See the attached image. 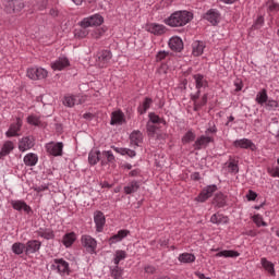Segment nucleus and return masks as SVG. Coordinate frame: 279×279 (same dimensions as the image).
<instances>
[{
  "instance_id": "f257e3e1",
  "label": "nucleus",
  "mask_w": 279,
  "mask_h": 279,
  "mask_svg": "<svg viewBox=\"0 0 279 279\" xmlns=\"http://www.w3.org/2000/svg\"><path fill=\"white\" fill-rule=\"evenodd\" d=\"M193 21V12L191 11H175L168 19L163 21L169 27H184L187 23Z\"/></svg>"
},
{
  "instance_id": "f03ea898",
  "label": "nucleus",
  "mask_w": 279,
  "mask_h": 279,
  "mask_svg": "<svg viewBox=\"0 0 279 279\" xmlns=\"http://www.w3.org/2000/svg\"><path fill=\"white\" fill-rule=\"evenodd\" d=\"M102 24H104V16H101L100 14H95L87 19H84L81 22V27H93V26L97 27Z\"/></svg>"
},
{
  "instance_id": "7ed1b4c3",
  "label": "nucleus",
  "mask_w": 279,
  "mask_h": 279,
  "mask_svg": "<svg viewBox=\"0 0 279 279\" xmlns=\"http://www.w3.org/2000/svg\"><path fill=\"white\" fill-rule=\"evenodd\" d=\"M25 8L23 0H11L4 3V10L8 14H13L14 12H21Z\"/></svg>"
},
{
  "instance_id": "20e7f679",
  "label": "nucleus",
  "mask_w": 279,
  "mask_h": 279,
  "mask_svg": "<svg viewBox=\"0 0 279 279\" xmlns=\"http://www.w3.org/2000/svg\"><path fill=\"white\" fill-rule=\"evenodd\" d=\"M27 77L29 80H45L47 77L48 72L43 68H29L26 72Z\"/></svg>"
},
{
  "instance_id": "39448f33",
  "label": "nucleus",
  "mask_w": 279,
  "mask_h": 279,
  "mask_svg": "<svg viewBox=\"0 0 279 279\" xmlns=\"http://www.w3.org/2000/svg\"><path fill=\"white\" fill-rule=\"evenodd\" d=\"M217 191V186L215 184L207 185L196 197V202H206L209 197H213V193Z\"/></svg>"
},
{
  "instance_id": "423d86ee",
  "label": "nucleus",
  "mask_w": 279,
  "mask_h": 279,
  "mask_svg": "<svg viewBox=\"0 0 279 279\" xmlns=\"http://www.w3.org/2000/svg\"><path fill=\"white\" fill-rule=\"evenodd\" d=\"M81 242L83 247H85L90 254L97 250V241L90 235H83Z\"/></svg>"
},
{
  "instance_id": "0eeeda50",
  "label": "nucleus",
  "mask_w": 279,
  "mask_h": 279,
  "mask_svg": "<svg viewBox=\"0 0 279 279\" xmlns=\"http://www.w3.org/2000/svg\"><path fill=\"white\" fill-rule=\"evenodd\" d=\"M46 149L51 156H62V149H64V144H62V142H58L57 144L49 143L46 145Z\"/></svg>"
},
{
  "instance_id": "6e6552de",
  "label": "nucleus",
  "mask_w": 279,
  "mask_h": 279,
  "mask_svg": "<svg viewBox=\"0 0 279 279\" xmlns=\"http://www.w3.org/2000/svg\"><path fill=\"white\" fill-rule=\"evenodd\" d=\"M204 19L211 23V25H219L221 14L217 10L210 9L205 13Z\"/></svg>"
},
{
  "instance_id": "1a4fd4ad",
  "label": "nucleus",
  "mask_w": 279,
  "mask_h": 279,
  "mask_svg": "<svg viewBox=\"0 0 279 279\" xmlns=\"http://www.w3.org/2000/svg\"><path fill=\"white\" fill-rule=\"evenodd\" d=\"M110 60H112V52L109 50H102L98 52V66H100V69L106 68Z\"/></svg>"
},
{
  "instance_id": "9d476101",
  "label": "nucleus",
  "mask_w": 279,
  "mask_h": 279,
  "mask_svg": "<svg viewBox=\"0 0 279 279\" xmlns=\"http://www.w3.org/2000/svg\"><path fill=\"white\" fill-rule=\"evenodd\" d=\"M23 126V121L21 118L16 119V123L10 125V129L7 131L5 136L8 138H12V136H19V132H21V128Z\"/></svg>"
},
{
  "instance_id": "9b49d317",
  "label": "nucleus",
  "mask_w": 279,
  "mask_h": 279,
  "mask_svg": "<svg viewBox=\"0 0 279 279\" xmlns=\"http://www.w3.org/2000/svg\"><path fill=\"white\" fill-rule=\"evenodd\" d=\"M25 254L26 256H29V254H36L38 250H40V246L43 243L38 240H29L26 244Z\"/></svg>"
},
{
  "instance_id": "f8f14e48",
  "label": "nucleus",
  "mask_w": 279,
  "mask_h": 279,
  "mask_svg": "<svg viewBox=\"0 0 279 279\" xmlns=\"http://www.w3.org/2000/svg\"><path fill=\"white\" fill-rule=\"evenodd\" d=\"M94 221L96 223V232H104V226H106V216L101 211H96L94 215Z\"/></svg>"
},
{
  "instance_id": "ddd939ff",
  "label": "nucleus",
  "mask_w": 279,
  "mask_h": 279,
  "mask_svg": "<svg viewBox=\"0 0 279 279\" xmlns=\"http://www.w3.org/2000/svg\"><path fill=\"white\" fill-rule=\"evenodd\" d=\"M234 145L241 149H251V151H256V145L247 138L236 140Z\"/></svg>"
},
{
  "instance_id": "4468645a",
  "label": "nucleus",
  "mask_w": 279,
  "mask_h": 279,
  "mask_svg": "<svg viewBox=\"0 0 279 279\" xmlns=\"http://www.w3.org/2000/svg\"><path fill=\"white\" fill-rule=\"evenodd\" d=\"M34 137L33 136H26L22 138L19 143V149L20 151H27V149H32L34 147Z\"/></svg>"
},
{
  "instance_id": "2eb2a0df",
  "label": "nucleus",
  "mask_w": 279,
  "mask_h": 279,
  "mask_svg": "<svg viewBox=\"0 0 279 279\" xmlns=\"http://www.w3.org/2000/svg\"><path fill=\"white\" fill-rule=\"evenodd\" d=\"M169 47L172 51L180 52L182 49H184V43L182 41V38L180 37H172L169 40Z\"/></svg>"
},
{
  "instance_id": "dca6fc26",
  "label": "nucleus",
  "mask_w": 279,
  "mask_h": 279,
  "mask_svg": "<svg viewBox=\"0 0 279 279\" xmlns=\"http://www.w3.org/2000/svg\"><path fill=\"white\" fill-rule=\"evenodd\" d=\"M147 31L150 32V34H154L155 36H162V34L167 32V27H165V25L161 24L153 23L147 26Z\"/></svg>"
},
{
  "instance_id": "f3484780",
  "label": "nucleus",
  "mask_w": 279,
  "mask_h": 279,
  "mask_svg": "<svg viewBox=\"0 0 279 279\" xmlns=\"http://www.w3.org/2000/svg\"><path fill=\"white\" fill-rule=\"evenodd\" d=\"M80 104H83L80 96H65L63 99V106H68V108H73V106Z\"/></svg>"
},
{
  "instance_id": "a211bd4d",
  "label": "nucleus",
  "mask_w": 279,
  "mask_h": 279,
  "mask_svg": "<svg viewBox=\"0 0 279 279\" xmlns=\"http://www.w3.org/2000/svg\"><path fill=\"white\" fill-rule=\"evenodd\" d=\"M14 149V143L12 141H7L1 150H0V160L5 158V156L10 155V151Z\"/></svg>"
},
{
  "instance_id": "6ab92c4d",
  "label": "nucleus",
  "mask_w": 279,
  "mask_h": 279,
  "mask_svg": "<svg viewBox=\"0 0 279 279\" xmlns=\"http://www.w3.org/2000/svg\"><path fill=\"white\" fill-rule=\"evenodd\" d=\"M12 207L14 208V210H24V213H27L29 215V213H32V207H29V205H27V203L23 202V201H15L12 203Z\"/></svg>"
},
{
  "instance_id": "aec40b11",
  "label": "nucleus",
  "mask_w": 279,
  "mask_h": 279,
  "mask_svg": "<svg viewBox=\"0 0 279 279\" xmlns=\"http://www.w3.org/2000/svg\"><path fill=\"white\" fill-rule=\"evenodd\" d=\"M53 71H62V69H66L69 66V59L68 58H59V60L52 63Z\"/></svg>"
},
{
  "instance_id": "412c9836",
  "label": "nucleus",
  "mask_w": 279,
  "mask_h": 279,
  "mask_svg": "<svg viewBox=\"0 0 279 279\" xmlns=\"http://www.w3.org/2000/svg\"><path fill=\"white\" fill-rule=\"evenodd\" d=\"M192 47H193V50H192L193 56L199 57L202 56V53H204V49H206V44H204V41H194Z\"/></svg>"
},
{
  "instance_id": "4be33fe9",
  "label": "nucleus",
  "mask_w": 279,
  "mask_h": 279,
  "mask_svg": "<svg viewBox=\"0 0 279 279\" xmlns=\"http://www.w3.org/2000/svg\"><path fill=\"white\" fill-rule=\"evenodd\" d=\"M213 204L214 206H217V208H223V206H226V195L221 192L216 193Z\"/></svg>"
},
{
  "instance_id": "5701e85b",
  "label": "nucleus",
  "mask_w": 279,
  "mask_h": 279,
  "mask_svg": "<svg viewBox=\"0 0 279 279\" xmlns=\"http://www.w3.org/2000/svg\"><path fill=\"white\" fill-rule=\"evenodd\" d=\"M131 145L138 147L140 143H143V133L141 131H133L130 135Z\"/></svg>"
},
{
  "instance_id": "b1692460",
  "label": "nucleus",
  "mask_w": 279,
  "mask_h": 279,
  "mask_svg": "<svg viewBox=\"0 0 279 279\" xmlns=\"http://www.w3.org/2000/svg\"><path fill=\"white\" fill-rule=\"evenodd\" d=\"M125 119L123 118V112L121 111H113L111 114V125H121Z\"/></svg>"
},
{
  "instance_id": "393cba45",
  "label": "nucleus",
  "mask_w": 279,
  "mask_h": 279,
  "mask_svg": "<svg viewBox=\"0 0 279 279\" xmlns=\"http://www.w3.org/2000/svg\"><path fill=\"white\" fill-rule=\"evenodd\" d=\"M210 221L211 223L220 226V223H228V221H230V218H228V216H223L222 214H214L210 218Z\"/></svg>"
},
{
  "instance_id": "a878e982",
  "label": "nucleus",
  "mask_w": 279,
  "mask_h": 279,
  "mask_svg": "<svg viewBox=\"0 0 279 279\" xmlns=\"http://www.w3.org/2000/svg\"><path fill=\"white\" fill-rule=\"evenodd\" d=\"M36 162H38V155L34 153L27 154L24 157V165H26V167H36Z\"/></svg>"
},
{
  "instance_id": "bb28decb",
  "label": "nucleus",
  "mask_w": 279,
  "mask_h": 279,
  "mask_svg": "<svg viewBox=\"0 0 279 279\" xmlns=\"http://www.w3.org/2000/svg\"><path fill=\"white\" fill-rule=\"evenodd\" d=\"M101 151L99 150H92L88 155V162L89 165H97L99 160H101Z\"/></svg>"
},
{
  "instance_id": "cd10ccee",
  "label": "nucleus",
  "mask_w": 279,
  "mask_h": 279,
  "mask_svg": "<svg viewBox=\"0 0 279 279\" xmlns=\"http://www.w3.org/2000/svg\"><path fill=\"white\" fill-rule=\"evenodd\" d=\"M76 239H77V236L75 235V232H70L63 236L62 243H63V245H65V247H71V245H73V243H75Z\"/></svg>"
},
{
  "instance_id": "c85d7f7f",
  "label": "nucleus",
  "mask_w": 279,
  "mask_h": 279,
  "mask_svg": "<svg viewBox=\"0 0 279 279\" xmlns=\"http://www.w3.org/2000/svg\"><path fill=\"white\" fill-rule=\"evenodd\" d=\"M262 266L270 276H276V269L274 268V263L267 260V258L263 257L262 258Z\"/></svg>"
},
{
  "instance_id": "c756f323",
  "label": "nucleus",
  "mask_w": 279,
  "mask_h": 279,
  "mask_svg": "<svg viewBox=\"0 0 279 279\" xmlns=\"http://www.w3.org/2000/svg\"><path fill=\"white\" fill-rule=\"evenodd\" d=\"M151 104H154V100L149 97H146L144 99V102L142 106L138 107L137 111L140 112V114H145V112H147V110H149V108H151Z\"/></svg>"
},
{
  "instance_id": "7c9ffc66",
  "label": "nucleus",
  "mask_w": 279,
  "mask_h": 279,
  "mask_svg": "<svg viewBox=\"0 0 279 279\" xmlns=\"http://www.w3.org/2000/svg\"><path fill=\"white\" fill-rule=\"evenodd\" d=\"M141 189V185L137 181H132L128 186L124 187V193L126 195H132V193H136Z\"/></svg>"
},
{
  "instance_id": "2f4dec72",
  "label": "nucleus",
  "mask_w": 279,
  "mask_h": 279,
  "mask_svg": "<svg viewBox=\"0 0 279 279\" xmlns=\"http://www.w3.org/2000/svg\"><path fill=\"white\" fill-rule=\"evenodd\" d=\"M54 263L60 274H66V271H69V263H66L64 259H56Z\"/></svg>"
},
{
  "instance_id": "473e14b6",
  "label": "nucleus",
  "mask_w": 279,
  "mask_h": 279,
  "mask_svg": "<svg viewBox=\"0 0 279 279\" xmlns=\"http://www.w3.org/2000/svg\"><path fill=\"white\" fill-rule=\"evenodd\" d=\"M210 141H211L210 137L203 135L195 141L194 147H195V149H202V147H204V145H208V143H210Z\"/></svg>"
},
{
  "instance_id": "72a5a7b5",
  "label": "nucleus",
  "mask_w": 279,
  "mask_h": 279,
  "mask_svg": "<svg viewBox=\"0 0 279 279\" xmlns=\"http://www.w3.org/2000/svg\"><path fill=\"white\" fill-rule=\"evenodd\" d=\"M158 130H159L158 125L151 124V122H147L146 131H147V134L150 138L156 137V134L158 133Z\"/></svg>"
},
{
  "instance_id": "f704fd0d",
  "label": "nucleus",
  "mask_w": 279,
  "mask_h": 279,
  "mask_svg": "<svg viewBox=\"0 0 279 279\" xmlns=\"http://www.w3.org/2000/svg\"><path fill=\"white\" fill-rule=\"evenodd\" d=\"M217 257L223 256L225 258H236V256H241V254L236 251H221L216 254Z\"/></svg>"
},
{
  "instance_id": "c9c22d12",
  "label": "nucleus",
  "mask_w": 279,
  "mask_h": 279,
  "mask_svg": "<svg viewBox=\"0 0 279 279\" xmlns=\"http://www.w3.org/2000/svg\"><path fill=\"white\" fill-rule=\"evenodd\" d=\"M196 88L199 90V88H204V86H208V82L204 81V75L202 74H195L194 76Z\"/></svg>"
},
{
  "instance_id": "e433bc0d",
  "label": "nucleus",
  "mask_w": 279,
  "mask_h": 279,
  "mask_svg": "<svg viewBox=\"0 0 279 279\" xmlns=\"http://www.w3.org/2000/svg\"><path fill=\"white\" fill-rule=\"evenodd\" d=\"M25 250H26V245L21 242H16L12 245V252H13V254H16L17 256L23 254V252H25Z\"/></svg>"
},
{
  "instance_id": "4c0bfd02",
  "label": "nucleus",
  "mask_w": 279,
  "mask_h": 279,
  "mask_svg": "<svg viewBox=\"0 0 279 279\" xmlns=\"http://www.w3.org/2000/svg\"><path fill=\"white\" fill-rule=\"evenodd\" d=\"M180 263H195V255L191 253H182L179 256Z\"/></svg>"
},
{
  "instance_id": "58836bf2",
  "label": "nucleus",
  "mask_w": 279,
  "mask_h": 279,
  "mask_svg": "<svg viewBox=\"0 0 279 279\" xmlns=\"http://www.w3.org/2000/svg\"><path fill=\"white\" fill-rule=\"evenodd\" d=\"M267 99H268V96H267V89H262L257 96H256V101L257 104H259L260 106H263V104H267Z\"/></svg>"
},
{
  "instance_id": "ea45409f",
  "label": "nucleus",
  "mask_w": 279,
  "mask_h": 279,
  "mask_svg": "<svg viewBox=\"0 0 279 279\" xmlns=\"http://www.w3.org/2000/svg\"><path fill=\"white\" fill-rule=\"evenodd\" d=\"M111 278L113 279H122L123 278V270L121 267L117 266L114 268H110Z\"/></svg>"
},
{
  "instance_id": "a19ab883",
  "label": "nucleus",
  "mask_w": 279,
  "mask_h": 279,
  "mask_svg": "<svg viewBox=\"0 0 279 279\" xmlns=\"http://www.w3.org/2000/svg\"><path fill=\"white\" fill-rule=\"evenodd\" d=\"M126 257L128 253H125V251H117L113 259L114 265L119 266V263H121V260H125Z\"/></svg>"
},
{
  "instance_id": "79ce46f5",
  "label": "nucleus",
  "mask_w": 279,
  "mask_h": 279,
  "mask_svg": "<svg viewBox=\"0 0 279 279\" xmlns=\"http://www.w3.org/2000/svg\"><path fill=\"white\" fill-rule=\"evenodd\" d=\"M193 141H195V133H193V131H187L185 135L182 137L183 145L193 143Z\"/></svg>"
},
{
  "instance_id": "37998d69",
  "label": "nucleus",
  "mask_w": 279,
  "mask_h": 279,
  "mask_svg": "<svg viewBox=\"0 0 279 279\" xmlns=\"http://www.w3.org/2000/svg\"><path fill=\"white\" fill-rule=\"evenodd\" d=\"M87 27L76 28L74 31L75 38H86L88 36V31H86Z\"/></svg>"
},
{
  "instance_id": "c03bdc74",
  "label": "nucleus",
  "mask_w": 279,
  "mask_h": 279,
  "mask_svg": "<svg viewBox=\"0 0 279 279\" xmlns=\"http://www.w3.org/2000/svg\"><path fill=\"white\" fill-rule=\"evenodd\" d=\"M253 221H254V223H256V226L258 227V228H260V226H267V222H265L264 220H263V217L260 216V215H255V216H253Z\"/></svg>"
},
{
  "instance_id": "a18cd8bd",
  "label": "nucleus",
  "mask_w": 279,
  "mask_h": 279,
  "mask_svg": "<svg viewBox=\"0 0 279 279\" xmlns=\"http://www.w3.org/2000/svg\"><path fill=\"white\" fill-rule=\"evenodd\" d=\"M264 23H265V19L262 15L258 16L255 23L252 25V29H260Z\"/></svg>"
},
{
  "instance_id": "49530a36",
  "label": "nucleus",
  "mask_w": 279,
  "mask_h": 279,
  "mask_svg": "<svg viewBox=\"0 0 279 279\" xmlns=\"http://www.w3.org/2000/svg\"><path fill=\"white\" fill-rule=\"evenodd\" d=\"M27 123H29V125L38 126V125H40V119L36 116H29L27 118Z\"/></svg>"
},
{
  "instance_id": "de8ad7c7",
  "label": "nucleus",
  "mask_w": 279,
  "mask_h": 279,
  "mask_svg": "<svg viewBox=\"0 0 279 279\" xmlns=\"http://www.w3.org/2000/svg\"><path fill=\"white\" fill-rule=\"evenodd\" d=\"M149 121L148 123H151L154 125H156V123H162V120L160 119V117L156 116V113H149Z\"/></svg>"
},
{
  "instance_id": "09e8293b",
  "label": "nucleus",
  "mask_w": 279,
  "mask_h": 279,
  "mask_svg": "<svg viewBox=\"0 0 279 279\" xmlns=\"http://www.w3.org/2000/svg\"><path fill=\"white\" fill-rule=\"evenodd\" d=\"M106 33V31H104V28H97L92 33L93 38H95L96 40H99L100 37L104 36V34Z\"/></svg>"
},
{
  "instance_id": "8fccbe9b",
  "label": "nucleus",
  "mask_w": 279,
  "mask_h": 279,
  "mask_svg": "<svg viewBox=\"0 0 279 279\" xmlns=\"http://www.w3.org/2000/svg\"><path fill=\"white\" fill-rule=\"evenodd\" d=\"M257 197H258V194H256V192L252 190H250L248 193L246 194V198L248 202H255Z\"/></svg>"
},
{
  "instance_id": "3c124183",
  "label": "nucleus",
  "mask_w": 279,
  "mask_h": 279,
  "mask_svg": "<svg viewBox=\"0 0 279 279\" xmlns=\"http://www.w3.org/2000/svg\"><path fill=\"white\" fill-rule=\"evenodd\" d=\"M40 236H43V239H47V241H49V239H53V236H56V235L53 234V231L49 230V231L41 232Z\"/></svg>"
},
{
  "instance_id": "603ef678",
  "label": "nucleus",
  "mask_w": 279,
  "mask_h": 279,
  "mask_svg": "<svg viewBox=\"0 0 279 279\" xmlns=\"http://www.w3.org/2000/svg\"><path fill=\"white\" fill-rule=\"evenodd\" d=\"M169 56V52L167 51H159L156 56V60L157 62H162V60H165V58Z\"/></svg>"
},
{
  "instance_id": "864d4df0",
  "label": "nucleus",
  "mask_w": 279,
  "mask_h": 279,
  "mask_svg": "<svg viewBox=\"0 0 279 279\" xmlns=\"http://www.w3.org/2000/svg\"><path fill=\"white\" fill-rule=\"evenodd\" d=\"M102 156L107 158L108 162H112V160H114V155H112V151L110 150L102 151Z\"/></svg>"
},
{
  "instance_id": "5fc2aeb1",
  "label": "nucleus",
  "mask_w": 279,
  "mask_h": 279,
  "mask_svg": "<svg viewBox=\"0 0 279 279\" xmlns=\"http://www.w3.org/2000/svg\"><path fill=\"white\" fill-rule=\"evenodd\" d=\"M129 233H130L129 230H120L118 232L119 241H123V239H125V236H128Z\"/></svg>"
},
{
  "instance_id": "6e6d98bb",
  "label": "nucleus",
  "mask_w": 279,
  "mask_h": 279,
  "mask_svg": "<svg viewBox=\"0 0 279 279\" xmlns=\"http://www.w3.org/2000/svg\"><path fill=\"white\" fill-rule=\"evenodd\" d=\"M49 14L52 19H58L60 16V11H58L56 8H52L50 9Z\"/></svg>"
},
{
  "instance_id": "4d7b16f0",
  "label": "nucleus",
  "mask_w": 279,
  "mask_h": 279,
  "mask_svg": "<svg viewBox=\"0 0 279 279\" xmlns=\"http://www.w3.org/2000/svg\"><path fill=\"white\" fill-rule=\"evenodd\" d=\"M228 167L231 169L232 173H239V165L231 161Z\"/></svg>"
},
{
  "instance_id": "13d9d810",
  "label": "nucleus",
  "mask_w": 279,
  "mask_h": 279,
  "mask_svg": "<svg viewBox=\"0 0 279 279\" xmlns=\"http://www.w3.org/2000/svg\"><path fill=\"white\" fill-rule=\"evenodd\" d=\"M34 191H36L37 193H43V191H47V189H49V185L45 184V185H39V186H35L33 187Z\"/></svg>"
},
{
  "instance_id": "bf43d9fd",
  "label": "nucleus",
  "mask_w": 279,
  "mask_h": 279,
  "mask_svg": "<svg viewBox=\"0 0 279 279\" xmlns=\"http://www.w3.org/2000/svg\"><path fill=\"white\" fill-rule=\"evenodd\" d=\"M155 138L157 141H165V138H167V134L160 132V131H157V134L155 135Z\"/></svg>"
},
{
  "instance_id": "052dcab7",
  "label": "nucleus",
  "mask_w": 279,
  "mask_h": 279,
  "mask_svg": "<svg viewBox=\"0 0 279 279\" xmlns=\"http://www.w3.org/2000/svg\"><path fill=\"white\" fill-rule=\"evenodd\" d=\"M114 151H117V154H121L122 156H128V148H114Z\"/></svg>"
},
{
  "instance_id": "680f3d73",
  "label": "nucleus",
  "mask_w": 279,
  "mask_h": 279,
  "mask_svg": "<svg viewBox=\"0 0 279 279\" xmlns=\"http://www.w3.org/2000/svg\"><path fill=\"white\" fill-rule=\"evenodd\" d=\"M206 104H208V94H204V96L202 97V101L197 106L202 107L206 106Z\"/></svg>"
},
{
  "instance_id": "e2e57ef3",
  "label": "nucleus",
  "mask_w": 279,
  "mask_h": 279,
  "mask_svg": "<svg viewBox=\"0 0 279 279\" xmlns=\"http://www.w3.org/2000/svg\"><path fill=\"white\" fill-rule=\"evenodd\" d=\"M145 271L146 274H154L156 271V268L154 266H146Z\"/></svg>"
},
{
  "instance_id": "0e129e2a",
  "label": "nucleus",
  "mask_w": 279,
  "mask_h": 279,
  "mask_svg": "<svg viewBox=\"0 0 279 279\" xmlns=\"http://www.w3.org/2000/svg\"><path fill=\"white\" fill-rule=\"evenodd\" d=\"M267 106H269L270 108H278V101L276 100H269Z\"/></svg>"
},
{
  "instance_id": "69168bd1",
  "label": "nucleus",
  "mask_w": 279,
  "mask_h": 279,
  "mask_svg": "<svg viewBox=\"0 0 279 279\" xmlns=\"http://www.w3.org/2000/svg\"><path fill=\"white\" fill-rule=\"evenodd\" d=\"M195 276H197V278H199V279H210V277H206V275H204V274H202L199 271H196Z\"/></svg>"
},
{
  "instance_id": "338daca9",
  "label": "nucleus",
  "mask_w": 279,
  "mask_h": 279,
  "mask_svg": "<svg viewBox=\"0 0 279 279\" xmlns=\"http://www.w3.org/2000/svg\"><path fill=\"white\" fill-rule=\"evenodd\" d=\"M111 243H117V241H121L119 240V233L114 234L113 236L110 238L109 240Z\"/></svg>"
},
{
  "instance_id": "774afa93",
  "label": "nucleus",
  "mask_w": 279,
  "mask_h": 279,
  "mask_svg": "<svg viewBox=\"0 0 279 279\" xmlns=\"http://www.w3.org/2000/svg\"><path fill=\"white\" fill-rule=\"evenodd\" d=\"M199 94H201V92L197 90V93L195 95H192L191 96L192 101H194V102L197 101L199 99Z\"/></svg>"
}]
</instances>
